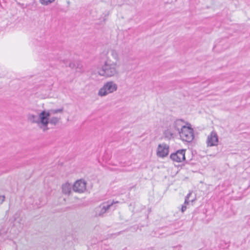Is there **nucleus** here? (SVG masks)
<instances>
[{
    "label": "nucleus",
    "instance_id": "nucleus-1",
    "mask_svg": "<svg viewBox=\"0 0 250 250\" xmlns=\"http://www.w3.org/2000/svg\"><path fill=\"white\" fill-rule=\"evenodd\" d=\"M117 62H112L109 56L106 57L101 68L99 70V74L105 77H111L118 74Z\"/></svg>",
    "mask_w": 250,
    "mask_h": 250
},
{
    "label": "nucleus",
    "instance_id": "nucleus-2",
    "mask_svg": "<svg viewBox=\"0 0 250 250\" xmlns=\"http://www.w3.org/2000/svg\"><path fill=\"white\" fill-rule=\"evenodd\" d=\"M48 116V114H46L45 110L42 111L39 115V116L33 114H29L28 115V119L33 123H37L38 125L42 124V126L46 127L44 129L45 130L48 129L47 126L49 124V121L46 120V118Z\"/></svg>",
    "mask_w": 250,
    "mask_h": 250
},
{
    "label": "nucleus",
    "instance_id": "nucleus-3",
    "mask_svg": "<svg viewBox=\"0 0 250 250\" xmlns=\"http://www.w3.org/2000/svg\"><path fill=\"white\" fill-rule=\"evenodd\" d=\"M117 85L113 81L108 82L99 90L98 95L100 96H104L109 93L116 91Z\"/></svg>",
    "mask_w": 250,
    "mask_h": 250
},
{
    "label": "nucleus",
    "instance_id": "nucleus-4",
    "mask_svg": "<svg viewBox=\"0 0 250 250\" xmlns=\"http://www.w3.org/2000/svg\"><path fill=\"white\" fill-rule=\"evenodd\" d=\"M179 134L183 141L187 142H191L194 137L193 129L190 126H183Z\"/></svg>",
    "mask_w": 250,
    "mask_h": 250
},
{
    "label": "nucleus",
    "instance_id": "nucleus-5",
    "mask_svg": "<svg viewBox=\"0 0 250 250\" xmlns=\"http://www.w3.org/2000/svg\"><path fill=\"white\" fill-rule=\"evenodd\" d=\"M117 203H118V201L115 202L113 201L111 202L108 201L107 202L103 203L102 204L96 208L95 216H103L104 214L112 207L114 204Z\"/></svg>",
    "mask_w": 250,
    "mask_h": 250
},
{
    "label": "nucleus",
    "instance_id": "nucleus-6",
    "mask_svg": "<svg viewBox=\"0 0 250 250\" xmlns=\"http://www.w3.org/2000/svg\"><path fill=\"white\" fill-rule=\"evenodd\" d=\"M186 149H180L176 152L171 154L170 158L173 161L180 163L186 160L185 158Z\"/></svg>",
    "mask_w": 250,
    "mask_h": 250
},
{
    "label": "nucleus",
    "instance_id": "nucleus-7",
    "mask_svg": "<svg viewBox=\"0 0 250 250\" xmlns=\"http://www.w3.org/2000/svg\"><path fill=\"white\" fill-rule=\"evenodd\" d=\"M86 182L83 180H78L74 184L73 190L75 192L83 193L86 189Z\"/></svg>",
    "mask_w": 250,
    "mask_h": 250
},
{
    "label": "nucleus",
    "instance_id": "nucleus-8",
    "mask_svg": "<svg viewBox=\"0 0 250 250\" xmlns=\"http://www.w3.org/2000/svg\"><path fill=\"white\" fill-rule=\"evenodd\" d=\"M169 146L166 144L159 145L157 148V154L160 157H165L168 155Z\"/></svg>",
    "mask_w": 250,
    "mask_h": 250
},
{
    "label": "nucleus",
    "instance_id": "nucleus-9",
    "mask_svg": "<svg viewBox=\"0 0 250 250\" xmlns=\"http://www.w3.org/2000/svg\"><path fill=\"white\" fill-rule=\"evenodd\" d=\"M218 142V136L214 131H212L208 137L207 144L208 146H215L217 145Z\"/></svg>",
    "mask_w": 250,
    "mask_h": 250
},
{
    "label": "nucleus",
    "instance_id": "nucleus-10",
    "mask_svg": "<svg viewBox=\"0 0 250 250\" xmlns=\"http://www.w3.org/2000/svg\"><path fill=\"white\" fill-rule=\"evenodd\" d=\"M184 121L182 119H176L173 123L172 127L174 129L177 131L179 134V132H180L181 129H183V126H186L184 125Z\"/></svg>",
    "mask_w": 250,
    "mask_h": 250
},
{
    "label": "nucleus",
    "instance_id": "nucleus-11",
    "mask_svg": "<svg viewBox=\"0 0 250 250\" xmlns=\"http://www.w3.org/2000/svg\"><path fill=\"white\" fill-rule=\"evenodd\" d=\"M109 56L110 58H112L115 61V62H117L119 61V57L118 52L114 49H111L109 50L106 56Z\"/></svg>",
    "mask_w": 250,
    "mask_h": 250
},
{
    "label": "nucleus",
    "instance_id": "nucleus-12",
    "mask_svg": "<svg viewBox=\"0 0 250 250\" xmlns=\"http://www.w3.org/2000/svg\"><path fill=\"white\" fill-rule=\"evenodd\" d=\"M63 110V108L62 107L59 109H50L48 110L47 111L45 110V113L46 114H48V116L46 117V120L47 121H49V118L50 116V115L52 114H57L58 113H62Z\"/></svg>",
    "mask_w": 250,
    "mask_h": 250
},
{
    "label": "nucleus",
    "instance_id": "nucleus-13",
    "mask_svg": "<svg viewBox=\"0 0 250 250\" xmlns=\"http://www.w3.org/2000/svg\"><path fill=\"white\" fill-rule=\"evenodd\" d=\"M62 192L66 195H69L71 191V186L70 184L66 183L62 185Z\"/></svg>",
    "mask_w": 250,
    "mask_h": 250
},
{
    "label": "nucleus",
    "instance_id": "nucleus-14",
    "mask_svg": "<svg viewBox=\"0 0 250 250\" xmlns=\"http://www.w3.org/2000/svg\"><path fill=\"white\" fill-rule=\"evenodd\" d=\"M60 118L56 117H53L49 119V123L53 125H56L59 121Z\"/></svg>",
    "mask_w": 250,
    "mask_h": 250
},
{
    "label": "nucleus",
    "instance_id": "nucleus-15",
    "mask_svg": "<svg viewBox=\"0 0 250 250\" xmlns=\"http://www.w3.org/2000/svg\"><path fill=\"white\" fill-rule=\"evenodd\" d=\"M76 70V71L81 72V73L83 72V66L81 62H77Z\"/></svg>",
    "mask_w": 250,
    "mask_h": 250
},
{
    "label": "nucleus",
    "instance_id": "nucleus-16",
    "mask_svg": "<svg viewBox=\"0 0 250 250\" xmlns=\"http://www.w3.org/2000/svg\"><path fill=\"white\" fill-rule=\"evenodd\" d=\"M55 0H40V2L43 5H48L55 1Z\"/></svg>",
    "mask_w": 250,
    "mask_h": 250
},
{
    "label": "nucleus",
    "instance_id": "nucleus-17",
    "mask_svg": "<svg viewBox=\"0 0 250 250\" xmlns=\"http://www.w3.org/2000/svg\"><path fill=\"white\" fill-rule=\"evenodd\" d=\"M191 195V193H189L187 195V196L185 198V202H184V205H186V204H188V203L189 202V198L190 197V196Z\"/></svg>",
    "mask_w": 250,
    "mask_h": 250
},
{
    "label": "nucleus",
    "instance_id": "nucleus-18",
    "mask_svg": "<svg viewBox=\"0 0 250 250\" xmlns=\"http://www.w3.org/2000/svg\"><path fill=\"white\" fill-rule=\"evenodd\" d=\"M76 65H77V62H71L69 63V66L72 69H76Z\"/></svg>",
    "mask_w": 250,
    "mask_h": 250
},
{
    "label": "nucleus",
    "instance_id": "nucleus-19",
    "mask_svg": "<svg viewBox=\"0 0 250 250\" xmlns=\"http://www.w3.org/2000/svg\"><path fill=\"white\" fill-rule=\"evenodd\" d=\"M5 200L4 196H0V205H1Z\"/></svg>",
    "mask_w": 250,
    "mask_h": 250
},
{
    "label": "nucleus",
    "instance_id": "nucleus-20",
    "mask_svg": "<svg viewBox=\"0 0 250 250\" xmlns=\"http://www.w3.org/2000/svg\"><path fill=\"white\" fill-rule=\"evenodd\" d=\"M187 209V207L185 205H183L181 208V211L184 212Z\"/></svg>",
    "mask_w": 250,
    "mask_h": 250
},
{
    "label": "nucleus",
    "instance_id": "nucleus-21",
    "mask_svg": "<svg viewBox=\"0 0 250 250\" xmlns=\"http://www.w3.org/2000/svg\"><path fill=\"white\" fill-rule=\"evenodd\" d=\"M63 62L65 64V66H67V60H63Z\"/></svg>",
    "mask_w": 250,
    "mask_h": 250
},
{
    "label": "nucleus",
    "instance_id": "nucleus-22",
    "mask_svg": "<svg viewBox=\"0 0 250 250\" xmlns=\"http://www.w3.org/2000/svg\"><path fill=\"white\" fill-rule=\"evenodd\" d=\"M21 219H20L19 220V221H18V223H19V224H21Z\"/></svg>",
    "mask_w": 250,
    "mask_h": 250
},
{
    "label": "nucleus",
    "instance_id": "nucleus-23",
    "mask_svg": "<svg viewBox=\"0 0 250 250\" xmlns=\"http://www.w3.org/2000/svg\"><path fill=\"white\" fill-rule=\"evenodd\" d=\"M67 3L68 4H70V1H67Z\"/></svg>",
    "mask_w": 250,
    "mask_h": 250
}]
</instances>
